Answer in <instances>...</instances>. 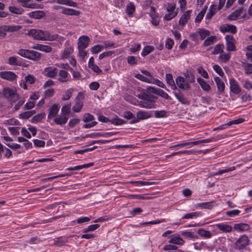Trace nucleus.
I'll return each instance as SVG.
<instances>
[{
    "label": "nucleus",
    "mask_w": 252,
    "mask_h": 252,
    "mask_svg": "<svg viewBox=\"0 0 252 252\" xmlns=\"http://www.w3.org/2000/svg\"><path fill=\"white\" fill-rule=\"evenodd\" d=\"M94 120V116L89 113H86L83 116V121L85 123H88Z\"/></svg>",
    "instance_id": "obj_57"
},
{
    "label": "nucleus",
    "mask_w": 252,
    "mask_h": 252,
    "mask_svg": "<svg viewBox=\"0 0 252 252\" xmlns=\"http://www.w3.org/2000/svg\"><path fill=\"white\" fill-rule=\"evenodd\" d=\"M226 50L228 51H236L235 40L232 35L225 36Z\"/></svg>",
    "instance_id": "obj_7"
},
{
    "label": "nucleus",
    "mask_w": 252,
    "mask_h": 252,
    "mask_svg": "<svg viewBox=\"0 0 252 252\" xmlns=\"http://www.w3.org/2000/svg\"><path fill=\"white\" fill-rule=\"evenodd\" d=\"M2 30L5 32H13L20 30L22 27L21 26L14 25V26H2Z\"/></svg>",
    "instance_id": "obj_19"
},
{
    "label": "nucleus",
    "mask_w": 252,
    "mask_h": 252,
    "mask_svg": "<svg viewBox=\"0 0 252 252\" xmlns=\"http://www.w3.org/2000/svg\"><path fill=\"white\" fill-rule=\"evenodd\" d=\"M173 94L176 97V99L182 104L185 105H189L190 104L189 101L185 96V95L180 90H177V92H173Z\"/></svg>",
    "instance_id": "obj_8"
},
{
    "label": "nucleus",
    "mask_w": 252,
    "mask_h": 252,
    "mask_svg": "<svg viewBox=\"0 0 252 252\" xmlns=\"http://www.w3.org/2000/svg\"><path fill=\"white\" fill-rule=\"evenodd\" d=\"M216 5L215 4L212 5L209 9L208 13L206 16V19L210 20L216 13Z\"/></svg>",
    "instance_id": "obj_31"
},
{
    "label": "nucleus",
    "mask_w": 252,
    "mask_h": 252,
    "mask_svg": "<svg viewBox=\"0 0 252 252\" xmlns=\"http://www.w3.org/2000/svg\"><path fill=\"white\" fill-rule=\"evenodd\" d=\"M216 39V37L215 36H211L208 37L203 43V45L205 47L208 46L212 45L214 42L215 40Z\"/></svg>",
    "instance_id": "obj_49"
},
{
    "label": "nucleus",
    "mask_w": 252,
    "mask_h": 252,
    "mask_svg": "<svg viewBox=\"0 0 252 252\" xmlns=\"http://www.w3.org/2000/svg\"><path fill=\"white\" fill-rule=\"evenodd\" d=\"M73 91V89H70L69 90H67L65 92V95L63 97L62 99L63 100H68L72 96V93Z\"/></svg>",
    "instance_id": "obj_60"
},
{
    "label": "nucleus",
    "mask_w": 252,
    "mask_h": 252,
    "mask_svg": "<svg viewBox=\"0 0 252 252\" xmlns=\"http://www.w3.org/2000/svg\"><path fill=\"white\" fill-rule=\"evenodd\" d=\"M34 39L37 40L53 41L57 39L59 36L57 34H51L48 31L37 29H31L27 33Z\"/></svg>",
    "instance_id": "obj_1"
},
{
    "label": "nucleus",
    "mask_w": 252,
    "mask_h": 252,
    "mask_svg": "<svg viewBox=\"0 0 252 252\" xmlns=\"http://www.w3.org/2000/svg\"><path fill=\"white\" fill-rule=\"evenodd\" d=\"M62 13L67 15H79L80 11L69 8H63Z\"/></svg>",
    "instance_id": "obj_29"
},
{
    "label": "nucleus",
    "mask_w": 252,
    "mask_h": 252,
    "mask_svg": "<svg viewBox=\"0 0 252 252\" xmlns=\"http://www.w3.org/2000/svg\"><path fill=\"white\" fill-rule=\"evenodd\" d=\"M99 224H98L90 225L87 228L84 229L83 232L84 233H86L90 231H94L97 229L99 227Z\"/></svg>",
    "instance_id": "obj_52"
},
{
    "label": "nucleus",
    "mask_w": 252,
    "mask_h": 252,
    "mask_svg": "<svg viewBox=\"0 0 252 252\" xmlns=\"http://www.w3.org/2000/svg\"><path fill=\"white\" fill-rule=\"evenodd\" d=\"M197 81L204 91H208L211 89L210 85L201 77L198 78Z\"/></svg>",
    "instance_id": "obj_26"
},
{
    "label": "nucleus",
    "mask_w": 252,
    "mask_h": 252,
    "mask_svg": "<svg viewBox=\"0 0 252 252\" xmlns=\"http://www.w3.org/2000/svg\"><path fill=\"white\" fill-rule=\"evenodd\" d=\"M169 242L174 244L182 245L184 243V241L180 237H175L171 238Z\"/></svg>",
    "instance_id": "obj_45"
},
{
    "label": "nucleus",
    "mask_w": 252,
    "mask_h": 252,
    "mask_svg": "<svg viewBox=\"0 0 252 252\" xmlns=\"http://www.w3.org/2000/svg\"><path fill=\"white\" fill-rule=\"evenodd\" d=\"M0 77L9 81H13L16 79L17 75L11 71H1L0 72Z\"/></svg>",
    "instance_id": "obj_13"
},
{
    "label": "nucleus",
    "mask_w": 252,
    "mask_h": 252,
    "mask_svg": "<svg viewBox=\"0 0 252 252\" xmlns=\"http://www.w3.org/2000/svg\"><path fill=\"white\" fill-rule=\"evenodd\" d=\"M8 9L11 13L16 14H22L24 11L22 8H17L14 6H9Z\"/></svg>",
    "instance_id": "obj_36"
},
{
    "label": "nucleus",
    "mask_w": 252,
    "mask_h": 252,
    "mask_svg": "<svg viewBox=\"0 0 252 252\" xmlns=\"http://www.w3.org/2000/svg\"><path fill=\"white\" fill-rule=\"evenodd\" d=\"M68 72L64 70H60L59 72V75L60 77L58 79V80L61 83H66L69 81L67 79Z\"/></svg>",
    "instance_id": "obj_23"
},
{
    "label": "nucleus",
    "mask_w": 252,
    "mask_h": 252,
    "mask_svg": "<svg viewBox=\"0 0 252 252\" xmlns=\"http://www.w3.org/2000/svg\"><path fill=\"white\" fill-rule=\"evenodd\" d=\"M247 50L250 51V52L247 53L246 56L248 59H251L252 62V44L248 45Z\"/></svg>",
    "instance_id": "obj_64"
},
{
    "label": "nucleus",
    "mask_w": 252,
    "mask_h": 252,
    "mask_svg": "<svg viewBox=\"0 0 252 252\" xmlns=\"http://www.w3.org/2000/svg\"><path fill=\"white\" fill-rule=\"evenodd\" d=\"M110 122L115 126L122 125L126 123V122L125 120L120 119L117 116H116L112 120H110Z\"/></svg>",
    "instance_id": "obj_32"
},
{
    "label": "nucleus",
    "mask_w": 252,
    "mask_h": 252,
    "mask_svg": "<svg viewBox=\"0 0 252 252\" xmlns=\"http://www.w3.org/2000/svg\"><path fill=\"white\" fill-rule=\"evenodd\" d=\"M245 121V119L242 118H238L236 120H232L227 123L228 126H232L233 125H238L241 124Z\"/></svg>",
    "instance_id": "obj_58"
},
{
    "label": "nucleus",
    "mask_w": 252,
    "mask_h": 252,
    "mask_svg": "<svg viewBox=\"0 0 252 252\" xmlns=\"http://www.w3.org/2000/svg\"><path fill=\"white\" fill-rule=\"evenodd\" d=\"M104 48V46L101 45H94L91 48V52L93 54H96L100 52Z\"/></svg>",
    "instance_id": "obj_54"
},
{
    "label": "nucleus",
    "mask_w": 252,
    "mask_h": 252,
    "mask_svg": "<svg viewBox=\"0 0 252 252\" xmlns=\"http://www.w3.org/2000/svg\"><path fill=\"white\" fill-rule=\"evenodd\" d=\"M70 104L64 105L62 108V115L63 116H67L69 115L70 109Z\"/></svg>",
    "instance_id": "obj_50"
},
{
    "label": "nucleus",
    "mask_w": 252,
    "mask_h": 252,
    "mask_svg": "<svg viewBox=\"0 0 252 252\" xmlns=\"http://www.w3.org/2000/svg\"><path fill=\"white\" fill-rule=\"evenodd\" d=\"M90 41L89 37L87 35H83L78 39V48L86 49Z\"/></svg>",
    "instance_id": "obj_11"
},
{
    "label": "nucleus",
    "mask_w": 252,
    "mask_h": 252,
    "mask_svg": "<svg viewBox=\"0 0 252 252\" xmlns=\"http://www.w3.org/2000/svg\"><path fill=\"white\" fill-rule=\"evenodd\" d=\"M41 54L40 53L33 50H31L28 59L29 60H33L34 61H36L39 60L41 58Z\"/></svg>",
    "instance_id": "obj_22"
},
{
    "label": "nucleus",
    "mask_w": 252,
    "mask_h": 252,
    "mask_svg": "<svg viewBox=\"0 0 252 252\" xmlns=\"http://www.w3.org/2000/svg\"><path fill=\"white\" fill-rule=\"evenodd\" d=\"M224 47V45L222 44H218L216 45L214 48V51L212 52V54L213 55L218 54L220 53H222L223 52V49Z\"/></svg>",
    "instance_id": "obj_46"
},
{
    "label": "nucleus",
    "mask_w": 252,
    "mask_h": 252,
    "mask_svg": "<svg viewBox=\"0 0 252 252\" xmlns=\"http://www.w3.org/2000/svg\"><path fill=\"white\" fill-rule=\"evenodd\" d=\"M197 32L200 36L201 40H204L207 36L209 35L210 34V32L209 31L203 29H199Z\"/></svg>",
    "instance_id": "obj_39"
},
{
    "label": "nucleus",
    "mask_w": 252,
    "mask_h": 252,
    "mask_svg": "<svg viewBox=\"0 0 252 252\" xmlns=\"http://www.w3.org/2000/svg\"><path fill=\"white\" fill-rule=\"evenodd\" d=\"M130 183L137 186L153 185L157 184L155 182H144L141 181H131Z\"/></svg>",
    "instance_id": "obj_37"
},
{
    "label": "nucleus",
    "mask_w": 252,
    "mask_h": 252,
    "mask_svg": "<svg viewBox=\"0 0 252 252\" xmlns=\"http://www.w3.org/2000/svg\"><path fill=\"white\" fill-rule=\"evenodd\" d=\"M147 90L148 92L158 94L165 99H170L169 95L165 92L160 89H158L153 87H148L147 88Z\"/></svg>",
    "instance_id": "obj_6"
},
{
    "label": "nucleus",
    "mask_w": 252,
    "mask_h": 252,
    "mask_svg": "<svg viewBox=\"0 0 252 252\" xmlns=\"http://www.w3.org/2000/svg\"><path fill=\"white\" fill-rule=\"evenodd\" d=\"M225 137V135H218L216 137H212L209 139H203L201 140H198L197 141V144H199L201 143H209L212 141H216L218 139H220L221 138H223Z\"/></svg>",
    "instance_id": "obj_27"
},
{
    "label": "nucleus",
    "mask_w": 252,
    "mask_h": 252,
    "mask_svg": "<svg viewBox=\"0 0 252 252\" xmlns=\"http://www.w3.org/2000/svg\"><path fill=\"white\" fill-rule=\"evenodd\" d=\"M68 119L67 116L62 115L61 117H56L54 119V122L58 125H63L67 122Z\"/></svg>",
    "instance_id": "obj_30"
},
{
    "label": "nucleus",
    "mask_w": 252,
    "mask_h": 252,
    "mask_svg": "<svg viewBox=\"0 0 252 252\" xmlns=\"http://www.w3.org/2000/svg\"><path fill=\"white\" fill-rule=\"evenodd\" d=\"M220 31L222 33L229 32L234 34L237 32V28L234 25L225 24L220 27Z\"/></svg>",
    "instance_id": "obj_12"
},
{
    "label": "nucleus",
    "mask_w": 252,
    "mask_h": 252,
    "mask_svg": "<svg viewBox=\"0 0 252 252\" xmlns=\"http://www.w3.org/2000/svg\"><path fill=\"white\" fill-rule=\"evenodd\" d=\"M45 75L50 78H55L58 73V69L54 66L46 67L44 70Z\"/></svg>",
    "instance_id": "obj_10"
},
{
    "label": "nucleus",
    "mask_w": 252,
    "mask_h": 252,
    "mask_svg": "<svg viewBox=\"0 0 252 252\" xmlns=\"http://www.w3.org/2000/svg\"><path fill=\"white\" fill-rule=\"evenodd\" d=\"M230 91L234 94H238L241 92V88L238 83L233 78L229 79Z\"/></svg>",
    "instance_id": "obj_9"
},
{
    "label": "nucleus",
    "mask_w": 252,
    "mask_h": 252,
    "mask_svg": "<svg viewBox=\"0 0 252 252\" xmlns=\"http://www.w3.org/2000/svg\"><path fill=\"white\" fill-rule=\"evenodd\" d=\"M234 229L240 231L248 230L250 229L249 224L244 223H236L234 225Z\"/></svg>",
    "instance_id": "obj_20"
},
{
    "label": "nucleus",
    "mask_w": 252,
    "mask_h": 252,
    "mask_svg": "<svg viewBox=\"0 0 252 252\" xmlns=\"http://www.w3.org/2000/svg\"><path fill=\"white\" fill-rule=\"evenodd\" d=\"M94 163L91 162L87 164H85L81 165H77L73 167L67 168L66 170L69 171H75L82 169L84 168H88L94 166Z\"/></svg>",
    "instance_id": "obj_24"
},
{
    "label": "nucleus",
    "mask_w": 252,
    "mask_h": 252,
    "mask_svg": "<svg viewBox=\"0 0 252 252\" xmlns=\"http://www.w3.org/2000/svg\"><path fill=\"white\" fill-rule=\"evenodd\" d=\"M217 227L223 232L227 233L232 231V227L227 224L218 223L216 224Z\"/></svg>",
    "instance_id": "obj_21"
},
{
    "label": "nucleus",
    "mask_w": 252,
    "mask_h": 252,
    "mask_svg": "<svg viewBox=\"0 0 252 252\" xmlns=\"http://www.w3.org/2000/svg\"><path fill=\"white\" fill-rule=\"evenodd\" d=\"M25 80L26 82L32 84L35 82L36 78L33 75L29 74L25 77Z\"/></svg>",
    "instance_id": "obj_56"
},
{
    "label": "nucleus",
    "mask_w": 252,
    "mask_h": 252,
    "mask_svg": "<svg viewBox=\"0 0 252 252\" xmlns=\"http://www.w3.org/2000/svg\"><path fill=\"white\" fill-rule=\"evenodd\" d=\"M30 51L31 50H30L21 49L18 51L17 54L23 57L28 59Z\"/></svg>",
    "instance_id": "obj_53"
},
{
    "label": "nucleus",
    "mask_w": 252,
    "mask_h": 252,
    "mask_svg": "<svg viewBox=\"0 0 252 252\" xmlns=\"http://www.w3.org/2000/svg\"><path fill=\"white\" fill-rule=\"evenodd\" d=\"M201 215V212H193L190 213L186 214L184 217H183L182 219H191L193 217H197Z\"/></svg>",
    "instance_id": "obj_51"
},
{
    "label": "nucleus",
    "mask_w": 252,
    "mask_h": 252,
    "mask_svg": "<svg viewBox=\"0 0 252 252\" xmlns=\"http://www.w3.org/2000/svg\"><path fill=\"white\" fill-rule=\"evenodd\" d=\"M51 241L53 242L52 245L58 247H61L64 245V244L68 241V239L66 237H59Z\"/></svg>",
    "instance_id": "obj_17"
},
{
    "label": "nucleus",
    "mask_w": 252,
    "mask_h": 252,
    "mask_svg": "<svg viewBox=\"0 0 252 252\" xmlns=\"http://www.w3.org/2000/svg\"><path fill=\"white\" fill-rule=\"evenodd\" d=\"M99 137H101V133L100 132H94L90 134H86V135L82 136L81 138V139L86 138V137H91V138H97Z\"/></svg>",
    "instance_id": "obj_59"
},
{
    "label": "nucleus",
    "mask_w": 252,
    "mask_h": 252,
    "mask_svg": "<svg viewBox=\"0 0 252 252\" xmlns=\"http://www.w3.org/2000/svg\"><path fill=\"white\" fill-rule=\"evenodd\" d=\"M174 45V41L170 38H168L166 39V41H165V47L168 49V50H170L172 49L173 46Z\"/></svg>",
    "instance_id": "obj_61"
},
{
    "label": "nucleus",
    "mask_w": 252,
    "mask_h": 252,
    "mask_svg": "<svg viewBox=\"0 0 252 252\" xmlns=\"http://www.w3.org/2000/svg\"><path fill=\"white\" fill-rule=\"evenodd\" d=\"M249 239L247 235H242L234 243V248L238 250L244 249L249 245Z\"/></svg>",
    "instance_id": "obj_4"
},
{
    "label": "nucleus",
    "mask_w": 252,
    "mask_h": 252,
    "mask_svg": "<svg viewBox=\"0 0 252 252\" xmlns=\"http://www.w3.org/2000/svg\"><path fill=\"white\" fill-rule=\"evenodd\" d=\"M154 47L152 46H145L142 52L141 55L145 57L154 50Z\"/></svg>",
    "instance_id": "obj_40"
},
{
    "label": "nucleus",
    "mask_w": 252,
    "mask_h": 252,
    "mask_svg": "<svg viewBox=\"0 0 252 252\" xmlns=\"http://www.w3.org/2000/svg\"><path fill=\"white\" fill-rule=\"evenodd\" d=\"M48 110L49 114L48 115V119H51L57 115L59 110V107L57 104H54L49 108Z\"/></svg>",
    "instance_id": "obj_14"
},
{
    "label": "nucleus",
    "mask_w": 252,
    "mask_h": 252,
    "mask_svg": "<svg viewBox=\"0 0 252 252\" xmlns=\"http://www.w3.org/2000/svg\"><path fill=\"white\" fill-rule=\"evenodd\" d=\"M141 73L143 74H136L134 75L136 79L148 83H152L153 82L154 77L151 73L146 70H141Z\"/></svg>",
    "instance_id": "obj_3"
},
{
    "label": "nucleus",
    "mask_w": 252,
    "mask_h": 252,
    "mask_svg": "<svg viewBox=\"0 0 252 252\" xmlns=\"http://www.w3.org/2000/svg\"><path fill=\"white\" fill-rule=\"evenodd\" d=\"M190 12L191 10H189L184 13L179 20V24L180 25L184 26L187 23L188 20L190 18Z\"/></svg>",
    "instance_id": "obj_18"
},
{
    "label": "nucleus",
    "mask_w": 252,
    "mask_h": 252,
    "mask_svg": "<svg viewBox=\"0 0 252 252\" xmlns=\"http://www.w3.org/2000/svg\"><path fill=\"white\" fill-rule=\"evenodd\" d=\"M165 77L167 83L171 87L172 89L174 90H176L177 86L175 84L172 74L170 73L166 74Z\"/></svg>",
    "instance_id": "obj_25"
},
{
    "label": "nucleus",
    "mask_w": 252,
    "mask_h": 252,
    "mask_svg": "<svg viewBox=\"0 0 252 252\" xmlns=\"http://www.w3.org/2000/svg\"><path fill=\"white\" fill-rule=\"evenodd\" d=\"M139 105L142 108H145L147 109H151L155 108V105L153 103L146 101H141L139 102Z\"/></svg>",
    "instance_id": "obj_38"
},
{
    "label": "nucleus",
    "mask_w": 252,
    "mask_h": 252,
    "mask_svg": "<svg viewBox=\"0 0 252 252\" xmlns=\"http://www.w3.org/2000/svg\"><path fill=\"white\" fill-rule=\"evenodd\" d=\"M197 71L204 78H208L209 75L208 74V73L202 67H198L197 68Z\"/></svg>",
    "instance_id": "obj_62"
},
{
    "label": "nucleus",
    "mask_w": 252,
    "mask_h": 252,
    "mask_svg": "<svg viewBox=\"0 0 252 252\" xmlns=\"http://www.w3.org/2000/svg\"><path fill=\"white\" fill-rule=\"evenodd\" d=\"M215 82L216 83L218 92L219 94H221L223 92L225 88V85L224 82L220 79L219 77H216L214 78Z\"/></svg>",
    "instance_id": "obj_16"
},
{
    "label": "nucleus",
    "mask_w": 252,
    "mask_h": 252,
    "mask_svg": "<svg viewBox=\"0 0 252 252\" xmlns=\"http://www.w3.org/2000/svg\"><path fill=\"white\" fill-rule=\"evenodd\" d=\"M176 82L178 87L180 89H182V88H184L183 86L184 85L186 81L184 77L178 76L176 79Z\"/></svg>",
    "instance_id": "obj_44"
},
{
    "label": "nucleus",
    "mask_w": 252,
    "mask_h": 252,
    "mask_svg": "<svg viewBox=\"0 0 252 252\" xmlns=\"http://www.w3.org/2000/svg\"><path fill=\"white\" fill-rule=\"evenodd\" d=\"M157 98V97L155 95L152 94L150 93H146L144 100L149 101L152 103L153 102H156Z\"/></svg>",
    "instance_id": "obj_43"
},
{
    "label": "nucleus",
    "mask_w": 252,
    "mask_h": 252,
    "mask_svg": "<svg viewBox=\"0 0 252 252\" xmlns=\"http://www.w3.org/2000/svg\"><path fill=\"white\" fill-rule=\"evenodd\" d=\"M135 11V6L133 3H130L126 6V12L128 15L131 16Z\"/></svg>",
    "instance_id": "obj_48"
},
{
    "label": "nucleus",
    "mask_w": 252,
    "mask_h": 252,
    "mask_svg": "<svg viewBox=\"0 0 252 252\" xmlns=\"http://www.w3.org/2000/svg\"><path fill=\"white\" fill-rule=\"evenodd\" d=\"M46 13L43 11H34L28 14L29 16L34 19H40L45 16Z\"/></svg>",
    "instance_id": "obj_15"
},
{
    "label": "nucleus",
    "mask_w": 252,
    "mask_h": 252,
    "mask_svg": "<svg viewBox=\"0 0 252 252\" xmlns=\"http://www.w3.org/2000/svg\"><path fill=\"white\" fill-rule=\"evenodd\" d=\"M123 117L127 120H134L135 119V115L129 111H125L123 114Z\"/></svg>",
    "instance_id": "obj_55"
},
{
    "label": "nucleus",
    "mask_w": 252,
    "mask_h": 252,
    "mask_svg": "<svg viewBox=\"0 0 252 252\" xmlns=\"http://www.w3.org/2000/svg\"><path fill=\"white\" fill-rule=\"evenodd\" d=\"M2 94L11 104L15 103L19 100L20 96L16 91L9 88H5L2 90Z\"/></svg>",
    "instance_id": "obj_2"
},
{
    "label": "nucleus",
    "mask_w": 252,
    "mask_h": 252,
    "mask_svg": "<svg viewBox=\"0 0 252 252\" xmlns=\"http://www.w3.org/2000/svg\"><path fill=\"white\" fill-rule=\"evenodd\" d=\"M8 63L12 65H22V63L18 60L17 58L14 56L10 57L8 59Z\"/></svg>",
    "instance_id": "obj_28"
},
{
    "label": "nucleus",
    "mask_w": 252,
    "mask_h": 252,
    "mask_svg": "<svg viewBox=\"0 0 252 252\" xmlns=\"http://www.w3.org/2000/svg\"><path fill=\"white\" fill-rule=\"evenodd\" d=\"M73 49L72 48H67L64 49L63 54V57L64 58H67L72 53Z\"/></svg>",
    "instance_id": "obj_63"
},
{
    "label": "nucleus",
    "mask_w": 252,
    "mask_h": 252,
    "mask_svg": "<svg viewBox=\"0 0 252 252\" xmlns=\"http://www.w3.org/2000/svg\"><path fill=\"white\" fill-rule=\"evenodd\" d=\"M242 66L244 67L245 73L247 74H251L252 73V64L246 63H242Z\"/></svg>",
    "instance_id": "obj_47"
},
{
    "label": "nucleus",
    "mask_w": 252,
    "mask_h": 252,
    "mask_svg": "<svg viewBox=\"0 0 252 252\" xmlns=\"http://www.w3.org/2000/svg\"><path fill=\"white\" fill-rule=\"evenodd\" d=\"M153 117L152 113L151 112L145 111H139L136 113V117L134 120H132L130 122V124H134L138 123L140 120L147 119Z\"/></svg>",
    "instance_id": "obj_5"
},
{
    "label": "nucleus",
    "mask_w": 252,
    "mask_h": 252,
    "mask_svg": "<svg viewBox=\"0 0 252 252\" xmlns=\"http://www.w3.org/2000/svg\"><path fill=\"white\" fill-rule=\"evenodd\" d=\"M213 202H214L213 201H212V202H207L198 203V204H196L195 206L200 208L201 209H210L212 208V204Z\"/></svg>",
    "instance_id": "obj_34"
},
{
    "label": "nucleus",
    "mask_w": 252,
    "mask_h": 252,
    "mask_svg": "<svg viewBox=\"0 0 252 252\" xmlns=\"http://www.w3.org/2000/svg\"><path fill=\"white\" fill-rule=\"evenodd\" d=\"M197 233L200 236L206 238H209L212 236L211 233L209 231L205 230L202 228L199 229Z\"/></svg>",
    "instance_id": "obj_35"
},
{
    "label": "nucleus",
    "mask_w": 252,
    "mask_h": 252,
    "mask_svg": "<svg viewBox=\"0 0 252 252\" xmlns=\"http://www.w3.org/2000/svg\"><path fill=\"white\" fill-rule=\"evenodd\" d=\"M155 116L157 118H166L167 117V111L165 110H156L155 111Z\"/></svg>",
    "instance_id": "obj_42"
},
{
    "label": "nucleus",
    "mask_w": 252,
    "mask_h": 252,
    "mask_svg": "<svg viewBox=\"0 0 252 252\" xmlns=\"http://www.w3.org/2000/svg\"><path fill=\"white\" fill-rule=\"evenodd\" d=\"M83 106V102L81 101H76L75 105L72 107V110L75 112H79Z\"/></svg>",
    "instance_id": "obj_41"
},
{
    "label": "nucleus",
    "mask_w": 252,
    "mask_h": 252,
    "mask_svg": "<svg viewBox=\"0 0 252 252\" xmlns=\"http://www.w3.org/2000/svg\"><path fill=\"white\" fill-rule=\"evenodd\" d=\"M45 117V113L38 114L37 115L33 117L31 119V121L32 123H37L40 122Z\"/></svg>",
    "instance_id": "obj_33"
}]
</instances>
